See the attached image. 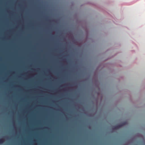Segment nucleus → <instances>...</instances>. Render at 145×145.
<instances>
[{
	"label": "nucleus",
	"instance_id": "obj_1",
	"mask_svg": "<svg viewBox=\"0 0 145 145\" xmlns=\"http://www.w3.org/2000/svg\"><path fill=\"white\" fill-rule=\"evenodd\" d=\"M127 124V123L126 121H125L123 122V123H121L120 124L117 125L115 126L113 128V129L115 130L118 129L126 125Z\"/></svg>",
	"mask_w": 145,
	"mask_h": 145
},
{
	"label": "nucleus",
	"instance_id": "obj_2",
	"mask_svg": "<svg viewBox=\"0 0 145 145\" xmlns=\"http://www.w3.org/2000/svg\"><path fill=\"white\" fill-rule=\"evenodd\" d=\"M4 141V140L3 138L0 139V144H2Z\"/></svg>",
	"mask_w": 145,
	"mask_h": 145
}]
</instances>
